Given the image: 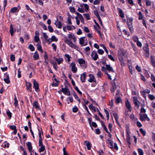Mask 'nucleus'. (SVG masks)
<instances>
[{"label":"nucleus","mask_w":155,"mask_h":155,"mask_svg":"<svg viewBox=\"0 0 155 155\" xmlns=\"http://www.w3.org/2000/svg\"><path fill=\"white\" fill-rule=\"evenodd\" d=\"M125 53V52L123 50L119 51L118 53L119 59L122 66H124L125 65V63L124 62V60Z\"/></svg>","instance_id":"f257e3e1"},{"label":"nucleus","mask_w":155,"mask_h":155,"mask_svg":"<svg viewBox=\"0 0 155 155\" xmlns=\"http://www.w3.org/2000/svg\"><path fill=\"white\" fill-rule=\"evenodd\" d=\"M127 21V27L129 29L130 32L132 33L134 32V29L132 25V23L133 21V18L132 17H128L127 15L126 16Z\"/></svg>","instance_id":"f03ea898"},{"label":"nucleus","mask_w":155,"mask_h":155,"mask_svg":"<svg viewBox=\"0 0 155 155\" xmlns=\"http://www.w3.org/2000/svg\"><path fill=\"white\" fill-rule=\"evenodd\" d=\"M64 38H66V39L64 40V42L68 45L70 47L74 48L76 50H77L78 48V47L73 44L71 41L68 39L66 37H65Z\"/></svg>","instance_id":"7ed1b4c3"},{"label":"nucleus","mask_w":155,"mask_h":155,"mask_svg":"<svg viewBox=\"0 0 155 155\" xmlns=\"http://www.w3.org/2000/svg\"><path fill=\"white\" fill-rule=\"evenodd\" d=\"M140 119L142 121H147L150 120V118L147 117V115L145 114L140 113L139 114Z\"/></svg>","instance_id":"20e7f679"},{"label":"nucleus","mask_w":155,"mask_h":155,"mask_svg":"<svg viewBox=\"0 0 155 155\" xmlns=\"http://www.w3.org/2000/svg\"><path fill=\"white\" fill-rule=\"evenodd\" d=\"M126 139L127 141V144L130 145L131 144V142H130V138L129 136V134L130 133V130L128 127H126Z\"/></svg>","instance_id":"39448f33"},{"label":"nucleus","mask_w":155,"mask_h":155,"mask_svg":"<svg viewBox=\"0 0 155 155\" xmlns=\"http://www.w3.org/2000/svg\"><path fill=\"white\" fill-rule=\"evenodd\" d=\"M33 83V87L35 89V91L36 92H38L40 90L39 88V84L35 80H34Z\"/></svg>","instance_id":"423d86ee"},{"label":"nucleus","mask_w":155,"mask_h":155,"mask_svg":"<svg viewBox=\"0 0 155 155\" xmlns=\"http://www.w3.org/2000/svg\"><path fill=\"white\" fill-rule=\"evenodd\" d=\"M143 49L145 52V56L147 57H148L149 56V50L147 44H146L145 46L143 47Z\"/></svg>","instance_id":"0eeeda50"},{"label":"nucleus","mask_w":155,"mask_h":155,"mask_svg":"<svg viewBox=\"0 0 155 155\" xmlns=\"http://www.w3.org/2000/svg\"><path fill=\"white\" fill-rule=\"evenodd\" d=\"M26 89L28 91L30 92H32V88L31 87V84L29 82L25 81Z\"/></svg>","instance_id":"6e6552de"},{"label":"nucleus","mask_w":155,"mask_h":155,"mask_svg":"<svg viewBox=\"0 0 155 155\" xmlns=\"http://www.w3.org/2000/svg\"><path fill=\"white\" fill-rule=\"evenodd\" d=\"M125 106L129 111L131 112V111L132 108L130 104L128 99L125 101Z\"/></svg>","instance_id":"1a4fd4ad"},{"label":"nucleus","mask_w":155,"mask_h":155,"mask_svg":"<svg viewBox=\"0 0 155 155\" xmlns=\"http://www.w3.org/2000/svg\"><path fill=\"white\" fill-rule=\"evenodd\" d=\"M71 70L74 73H75L77 71V68L76 67V64L74 62H72L71 64Z\"/></svg>","instance_id":"9d476101"},{"label":"nucleus","mask_w":155,"mask_h":155,"mask_svg":"<svg viewBox=\"0 0 155 155\" xmlns=\"http://www.w3.org/2000/svg\"><path fill=\"white\" fill-rule=\"evenodd\" d=\"M26 144L28 147V149L29 150V151L30 153V155H32V147L31 142H28L26 143Z\"/></svg>","instance_id":"9b49d317"},{"label":"nucleus","mask_w":155,"mask_h":155,"mask_svg":"<svg viewBox=\"0 0 155 155\" xmlns=\"http://www.w3.org/2000/svg\"><path fill=\"white\" fill-rule=\"evenodd\" d=\"M89 76L90 78L88 80V82L91 83L93 82H96V79L93 74H89Z\"/></svg>","instance_id":"f8f14e48"},{"label":"nucleus","mask_w":155,"mask_h":155,"mask_svg":"<svg viewBox=\"0 0 155 155\" xmlns=\"http://www.w3.org/2000/svg\"><path fill=\"white\" fill-rule=\"evenodd\" d=\"M33 107L35 109H38L39 110H41V108L39 106V104L38 102L36 101H35L32 104Z\"/></svg>","instance_id":"ddd939ff"},{"label":"nucleus","mask_w":155,"mask_h":155,"mask_svg":"<svg viewBox=\"0 0 155 155\" xmlns=\"http://www.w3.org/2000/svg\"><path fill=\"white\" fill-rule=\"evenodd\" d=\"M86 73L84 72L82 74L80 77V79L82 82H84L86 79Z\"/></svg>","instance_id":"4468645a"},{"label":"nucleus","mask_w":155,"mask_h":155,"mask_svg":"<svg viewBox=\"0 0 155 155\" xmlns=\"http://www.w3.org/2000/svg\"><path fill=\"white\" fill-rule=\"evenodd\" d=\"M117 9L118 10L119 16L122 18H124V13L122 9L120 8H117Z\"/></svg>","instance_id":"2eb2a0df"},{"label":"nucleus","mask_w":155,"mask_h":155,"mask_svg":"<svg viewBox=\"0 0 155 155\" xmlns=\"http://www.w3.org/2000/svg\"><path fill=\"white\" fill-rule=\"evenodd\" d=\"M38 146L39 147H40L39 150V151L40 152H43L45 150V146L43 145L42 142L41 143V144L38 143Z\"/></svg>","instance_id":"dca6fc26"},{"label":"nucleus","mask_w":155,"mask_h":155,"mask_svg":"<svg viewBox=\"0 0 155 155\" xmlns=\"http://www.w3.org/2000/svg\"><path fill=\"white\" fill-rule=\"evenodd\" d=\"M44 63H45L46 65L48 64V54L46 52H45V54L44 55Z\"/></svg>","instance_id":"f3484780"},{"label":"nucleus","mask_w":155,"mask_h":155,"mask_svg":"<svg viewBox=\"0 0 155 155\" xmlns=\"http://www.w3.org/2000/svg\"><path fill=\"white\" fill-rule=\"evenodd\" d=\"M84 145H86L88 150H90L91 149V143L89 141L85 140L84 143Z\"/></svg>","instance_id":"a211bd4d"},{"label":"nucleus","mask_w":155,"mask_h":155,"mask_svg":"<svg viewBox=\"0 0 155 155\" xmlns=\"http://www.w3.org/2000/svg\"><path fill=\"white\" fill-rule=\"evenodd\" d=\"M105 68L106 70L108 71H111L112 72H114L112 67L110 66V64H106V67H105Z\"/></svg>","instance_id":"6ab92c4d"},{"label":"nucleus","mask_w":155,"mask_h":155,"mask_svg":"<svg viewBox=\"0 0 155 155\" xmlns=\"http://www.w3.org/2000/svg\"><path fill=\"white\" fill-rule=\"evenodd\" d=\"M91 56L93 57V60L94 61L96 60L98 58V55L96 52H92Z\"/></svg>","instance_id":"aec40b11"},{"label":"nucleus","mask_w":155,"mask_h":155,"mask_svg":"<svg viewBox=\"0 0 155 155\" xmlns=\"http://www.w3.org/2000/svg\"><path fill=\"white\" fill-rule=\"evenodd\" d=\"M109 147L111 149L113 148V141L110 140V138H108L107 139Z\"/></svg>","instance_id":"412c9836"},{"label":"nucleus","mask_w":155,"mask_h":155,"mask_svg":"<svg viewBox=\"0 0 155 155\" xmlns=\"http://www.w3.org/2000/svg\"><path fill=\"white\" fill-rule=\"evenodd\" d=\"M33 57L35 60H37L39 59V56L37 51H36L35 52Z\"/></svg>","instance_id":"4be33fe9"},{"label":"nucleus","mask_w":155,"mask_h":155,"mask_svg":"<svg viewBox=\"0 0 155 155\" xmlns=\"http://www.w3.org/2000/svg\"><path fill=\"white\" fill-rule=\"evenodd\" d=\"M38 135L39 136V143H40V144H41V143L42 142V138L41 137V131L39 129H38Z\"/></svg>","instance_id":"5701e85b"},{"label":"nucleus","mask_w":155,"mask_h":155,"mask_svg":"<svg viewBox=\"0 0 155 155\" xmlns=\"http://www.w3.org/2000/svg\"><path fill=\"white\" fill-rule=\"evenodd\" d=\"M38 135L39 136V143H40V144H41V143L42 142V138L41 137V131L39 129H38Z\"/></svg>","instance_id":"b1692460"},{"label":"nucleus","mask_w":155,"mask_h":155,"mask_svg":"<svg viewBox=\"0 0 155 155\" xmlns=\"http://www.w3.org/2000/svg\"><path fill=\"white\" fill-rule=\"evenodd\" d=\"M10 29L9 30L10 33L11 34V36H12L13 34L15 33V31H14L13 28V27L12 26V24L10 25Z\"/></svg>","instance_id":"393cba45"},{"label":"nucleus","mask_w":155,"mask_h":155,"mask_svg":"<svg viewBox=\"0 0 155 155\" xmlns=\"http://www.w3.org/2000/svg\"><path fill=\"white\" fill-rule=\"evenodd\" d=\"M55 61L58 62V64H60L63 61V59L62 58H56Z\"/></svg>","instance_id":"a878e982"},{"label":"nucleus","mask_w":155,"mask_h":155,"mask_svg":"<svg viewBox=\"0 0 155 155\" xmlns=\"http://www.w3.org/2000/svg\"><path fill=\"white\" fill-rule=\"evenodd\" d=\"M63 87V85L61 86L62 88L61 89V91L64 94L67 95L68 91L69 89H66L65 88H64Z\"/></svg>","instance_id":"bb28decb"},{"label":"nucleus","mask_w":155,"mask_h":155,"mask_svg":"<svg viewBox=\"0 0 155 155\" xmlns=\"http://www.w3.org/2000/svg\"><path fill=\"white\" fill-rule=\"evenodd\" d=\"M100 122L101 123V125L102 127L103 128L104 130L106 131V132H107L108 131V129L106 127L105 125L104 121L102 120H101Z\"/></svg>","instance_id":"cd10ccee"},{"label":"nucleus","mask_w":155,"mask_h":155,"mask_svg":"<svg viewBox=\"0 0 155 155\" xmlns=\"http://www.w3.org/2000/svg\"><path fill=\"white\" fill-rule=\"evenodd\" d=\"M78 62L81 66H83V65H81L85 63V61L83 59H79L78 60Z\"/></svg>","instance_id":"c85d7f7f"},{"label":"nucleus","mask_w":155,"mask_h":155,"mask_svg":"<svg viewBox=\"0 0 155 155\" xmlns=\"http://www.w3.org/2000/svg\"><path fill=\"white\" fill-rule=\"evenodd\" d=\"M150 61L153 67H155V60L153 56H151L150 57Z\"/></svg>","instance_id":"c756f323"},{"label":"nucleus","mask_w":155,"mask_h":155,"mask_svg":"<svg viewBox=\"0 0 155 155\" xmlns=\"http://www.w3.org/2000/svg\"><path fill=\"white\" fill-rule=\"evenodd\" d=\"M6 113L8 116L9 117V119H10L12 117V113L10 112L8 109L7 110H6Z\"/></svg>","instance_id":"7c9ffc66"},{"label":"nucleus","mask_w":155,"mask_h":155,"mask_svg":"<svg viewBox=\"0 0 155 155\" xmlns=\"http://www.w3.org/2000/svg\"><path fill=\"white\" fill-rule=\"evenodd\" d=\"M101 70L102 71V72L104 73V74L107 75H108V74H109L108 73V71H107V70L105 69V67L103 66L101 67Z\"/></svg>","instance_id":"2f4dec72"},{"label":"nucleus","mask_w":155,"mask_h":155,"mask_svg":"<svg viewBox=\"0 0 155 155\" xmlns=\"http://www.w3.org/2000/svg\"><path fill=\"white\" fill-rule=\"evenodd\" d=\"M9 144L8 143H7L6 141H5L2 145V146L4 148H8L9 147Z\"/></svg>","instance_id":"473e14b6"},{"label":"nucleus","mask_w":155,"mask_h":155,"mask_svg":"<svg viewBox=\"0 0 155 155\" xmlns=\"http://www.w3.org/2000/svg\"><path fill=\"white\" fill-rule=\"evenodd\" d=\"M37 46H38L37 49L38 51H41V53H42L43 51L41 45L40 44H37Z\"/></svg>","instance_id":"72a5a7b5"},{"label":"nucleus","mask_w":155,"mask_h":155,"mask_svg":"<svg viewBox=\"0 0 155 155\" xmlns=\"http://www.w3.org/2000/svg\"><path fill=\"white\" fill-rule=\"evenodd\" d=\"M40 25H41V26L42 28L45 30H47V28L46 26L44 23H40Z\"/></svg>","instance_id":"f704fd0d"},{"label":"nucleus","mask_w":155,"mask_h":155,"mask_svg":"<svg viewBox=\"0 0 155 155\" xmlns=\"http://www.w3.org/2000/svg\"><path fill=\"white\" fill-rule=\"evenodd\" d=\"M85 37L81 38L79 39V43L81 45H83L84 44V38H85Z\"/></svg>","instance_id":"c9c22d12"},{"label":"nucleus","mask_w":155,"mask_h":155,"mask_svg":"<svg viewBox=\"0 0 155 155\" xmlns=\"http://www.w3.org/2000/svg\"><path fill=\"white\" fill-rule=\"evenodd\" d=\"M18 8L17 7H15L12 8L10 10V12L12 13L15 12L17 10Z\"/></svg>","instance_id":"e433bc0d"},{"label":"nucleus","mask_w":155,"mask_h":155,"mask_svg":"<svg viewBox=\"0 0 155 155\" xmlns=\"http://www.w3.org/2000/svg\"><path fill=\"white\" fill-rule=\"evenodd\" d=\"M28 48L30 50L32 51H34L35 50V48L34 46L31 44H30L29 45Z\"/></svg>","instance_id":"4c0bfd02"},{"label":"nucleus","mask_w":155,"mask_h":155,"mask_svg":"<svg viewBox=\"0 0 155 155\" xmlns=\"http://www.w3.org/2000/svg\"><path fill=\"white\" fill-rule=\"evenodd\" d=\"M51 40L52 41H57L58 39L55 36L53 35L51 36Z\"/></svg>","instance_id":"58836bf2"},{"label":"nucleus","mask_w":155,"mask_h":155,"mask_svg":"<svg viewBox=\"0 0 155 155\" xmlns=\"http://www.w3.org/2000/svg\"><path fill=\"white\" fill-rule=\"evenodd\" d=\"M34 41L36 42H38L40 40L39 37L37 36H35L34 38Z\"/></svg>","instance_id":"ea45409f"},{"label":"nucleus","mask_w":155,"mask_h":155,"mask_svg":"<svg viewBox=\"0 0 155 155\" xmlns=\"http://www.w3.org/2000/svg\"><path fill=\"white\" fill-rule=\"evenodd\" d=\"M74 88L79 94L81 95L82 94V92L79 89L78 87L75 86L74 87Z\"/></svg>","instance_id":"a19ab883"},{"label":"nucleus","mask_w":155,"mask_h":155,"mask_svg":"<svg viewBox=\"0 0 155 155\" xmlns=\"http://www.w3.org/2000/svg\"><path fill=\"white\" fill-rule=\"evenodd\" d=\"M83 15L86 18L87 20H88L90 19V15L88 13L84 14Z\"/></svg>","instance_id":"79ce46f5"},{"label":"nucleus","mask_w":155,"mask_h":155,"mask_svg":"<svg viewBox=\"0 0 155 155\" xmlns=\"http://www.w3.org/2000/svg\"><path fill=\"white\" fill-rule=\"evenodd\" d=\"M121 101V99L120 97H118L115 100L116 102L117 103L119 104L120 103Z\"/></svg>","instance_id":"37998d69"},{"label":"nucleus","mask_w":155,"mask_h":155,"mask_svg":"<svg viewBox=\"0 0 155 155\" xmlns=\"http://www.w3.org/2000/svg\"><path fill=\"white\" fill-rule=\"evenodd\" d=\"M148 97L151 100H153L155 98V97L153 95L151 94H148Z\"/></svg>","instance_id":"c03bdc74"},{"label":"nucleus","mask_w":155,"mask_h":155,"mask_svg":"<svg viewBox=\"0 0 155 155\" xmlns=\"http://www.w3.org/2000/svg\"><path fill=\"white\" fill-rule=\"evenodd\" d=\"M78 110V108L76 106H75L74 107L72 108V111L74 113L77 112Z\"/></svg>","instance_id":"a18cd8bd"},{"label":"nucleus","mask_w":155,"mask_h":155,"mask_svg":"<svg viewBox=\"0 0 155 155\" xmlns=\"http://www.w3.org/2000/svg\"><path fill=\"white\" fill-rule=\"evenodd\" d=\"M48 31L50 32H53L54 31V29L50 25L48 26Z\"/></svg>","instance_id":"49530a36"},{"label":"nucleus","mask_w":155,"mask_h":155,"mask_svg":"<svg viewBox=\"0 0 155 155\" xmlns=\"http://www.w3.org/2000/svg\"><path fill=\"white\" fill-rule=\"evenodd\" d=\"M136 39H137V45L140 47H141V46H142V45L141 44V42H140V41L138 40V38L137 37H136Z\"/></svg>","instance_id":"de8ad7c7"},{"label":"nucleus","mask_w":155,"mask_h":155,"mask_svg":"<svg viewBox=\"0 0 155 155\" xmlns=\"http://www.w3.org/2000/svg\"><path fill=\"white\" fill-rule=\"evenodd\" d=\"M15 57L14 54H11L10 56V60L12 61H15Z\"/></svg>","instance_id":"09e8293b"},{"label":"nucleus","mask_w":155,"mask_h":155,"mask_svg":"<svg viewBox=\"0 0 155 155\" xmlns=\"http://www.w3.org/2000/svg\"><path fill=\"white\" fill-rule=\"evenodd\" d=\"M108 58L111 60L112 61H115V59L114 58V57L112 56L111 54H109L108 55Z\"/></svg>","instance_id":"8fccbe9b"},{"label":"nucleus","mask_w":155,"mask_h":155,"mask_svg":"<svg viewBox=\"0 0 155 155\" xmlns=\"http://www.w3.org/2000/svg\"><path fill=\"white\" fill-rule=\"evenodd\" d=\"M65 56L67 59V61L68 62H69L70 61L71 57L70 56V55L69 54H65Z\"/></svg>","instance_id":"3c124183"},{"label":"nucleus","mask_w":155,"mask_h":155,"mask_svg":"<svg viewBox=\"0 0 155 155\" xmlns=\"http://www.w3.org/2000/svg\"><path fill=\"white\" fill-rule=\"evenodd\" d=\"M94 117L95 118V119L96 120L99 121L101 122V120H100L99 117L98 116L97 114H94Z\"/></svg>","instance_id":"603ef678"},{"label":"nucleus","mask_w":155,"mask_h":155,"mask_svg":"<svg viewBox=\"0 0 155 155\" xmlns=\"http://www.w3.org/2000/svg\"><path fill=\"white\" fill-rule=\"evenodd\" d=\"M97 111L98 112V114L99 115V116H100L101 118L102 119H104V118L103 116V115L100 112L99 110L97 109Z\"/></svg>","instance_id":"864d4df0"},{"label":"nucleus","mask_w":155,"mask_h":155,"mask_svg":"<svg viewBox=\"0 0 155 155\" xmlns=\"http://www.w3.org/2000/svg\"><path fill=\"white\" fill-rule=\"evenodd\" d=\"M138 152L140 155H143V153L142 150L140 149H138Z\"/></svg>","instance_id":"5fc2aeb1"},{"label":"nucleus","mask_w":155,"mask_h":155,"mask_svg":"<svg viewBox=\"0 0 155 155\" xmlns=\"http://www.w3.org/2000/svg\"><path fill=\"white\" fill-rule=\"evenodd\" d=\"M100 2V1L99 0H95L93 2V4L95 5H98L99 4Z\"/></svg>","instance_id":"6e6d98bb"},{"label":"nucleus","mask_w":155,"mask_h":155,"mask_svg":"<svg viewBox=\"0 0 155 155\" xmlns=\"http://www.w3.org/2000/svg\"><path fill=\"white\" fill-rule=\"evenodd\" d=\"M69 8L71 12H75V10L74 7H70Z\"/></svg>","instance_id":"4d7b16f0"},{"label":"nucleus","mask_w":155,"mask_h":155,"mask_svg":"<svg viewBox=\"0 0 155 155\" xmlns=\"http://www.w3.org/2000/svg\"><path fill=\"white\" fill-rule=\"evenodd\" d=\"M140 131L141 132V133L142 134L143 136L145 135L146 134V131L143 130V129L142 128H140Z\"/></svg>","instance_id":"13d9d810"},{"label":"nucleus","mask_w":155,"mask_h":155,"mask_svg":"<svg viewBox=\"0 0 155 155\" xmlns=\"http://www.w3.org/2000/svg\"><path fill=\"white\" fill-rule=\"evenodd\" d=\"M113 114L115 119L119 118V117L118 116V114L117 113H113Z\"/></svg>","instance_id":"bf43d9fd"},{"label":"nucleus","mask_w":155,"mask_h":155,"mask_svg":"<svg viewBox=\"0 0 155 155\" xmlns=\"http://www.w3.org/2000/svg\"><path fill=\"white\" fill-rule=\"evenodd\" d=\"M18 78H20L21 77V71H20V69L19 68L18 70Z\"/></svg>","instance_id":"052dcab7"},{"label":"nucleus","mask_w":155,"mask_h":155,"mask_svg":"<svg viewBox=\"0 0 155 155\" xmlns=\"http://www.w3.org/2000/svg\"><path fill=\"white\" fill-rule=\"evenodd\" d=\"M139 15V19L140 20L143 19V16L141 12H140L138 14Z\"/></svg>","instance_id":"680f3d73"},{"label":"nucleus","mask_w":155,"mask_h":155,"mask_svg":"<svg viewBox=\"0 0 155 155\" xmlns=\"http://www.w3.org/2000/svg\"><path fill=\"white\" fill-rule=\"evenodd\" d=\"M98 53L100 54H102L104 53V51L101 49H99L98 50Z\"/></svg>","instance_id":"e2e57ef3"},{"label":"nucleus","mask_w":155,"mask_h":155,"mask_svg":"<svg viewBox=\"0 0 155 155\" xmlns=\"http://www.w3.org/2000/svg\"><path fill=\"white\" fill-rule=\"evenodd\" d=\"M78 11L81 13L84 12V9L82 8H80V7L78 8Z\"/></svg>","instance_id":"0e129e2a"},{"label":"nucleus","mask_w":155,"mask_h":155,"mask_svg":"<svg viewBox=\"0 0 155 155\" xmlns=\"http://www.w3.org/2000/svg\"><path fill=\"white\" fill-rule=\"evenodd\" d=\"M58 28H62V24L61 21H58Z\"/></svg>","instance_id":"69168bd1"},{"label":"nucleus","mask_w":155,"mask_h":155,"mask_svg":"<svg viewBox=\"0 0 155 155\" xmlns=\"http://www.w3.org/2000/svg\"><path fill=\"white\" fill-rule=\"evenodd\" d=\"M9 127L11 129L13 130L16 129V127L15 125H10Z\"/></svg>","instance_id":"338daca9"},{"label":"nucleus","mask_w":155,"mask_h":155,"mask_svg":"<svg viewBox=\"0 0 155 155\" xmlns=\"http://www.w3.org/2000/svg\"><path fill=\"white\" fill-rule=\"evenodd\" d=\"M123 31L124 33V34H125V35H127L128 36L130 35L129 33L128 32L125 30H123Z\"/></svg>","instance_id":"774afa93"}]
</instances>
